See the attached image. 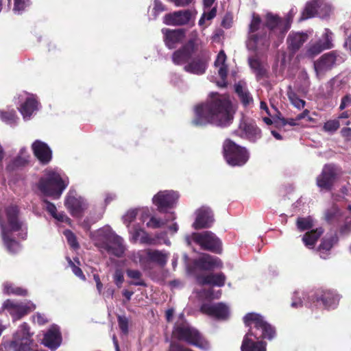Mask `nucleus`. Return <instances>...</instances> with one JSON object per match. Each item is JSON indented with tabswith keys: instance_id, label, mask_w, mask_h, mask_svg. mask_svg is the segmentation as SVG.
Masks as SVG:
<instances>
[{
	"instance_id": "19",
	"label": "nucleus",
	"mask_w": 351,
	"mask_h": 351,
	"mask_svg": "<svg viewBox=\"0 0 351 351\" xmlns=\"http://www.w3.org/2000/svg\"><path fill=\"white\" fill-rule=\"evenodd\" d=\"M313 302L322 303L325 308H335L339 300V296L331 290H319L313 295Z\"/></svg>"
},
{
	"instance_id": "34",
	"label": "nucleus",
	"mask_w": 351,
	"mask_h": 351,
	"mask_svg": "<svg viewBox=\"0 0 351 351\" xmlns=\"http://www.w3.org/2000/svg\"><path fill=\"white\" fill-rule=\"evenodd\" d=\"M133 239L135 241L139 240L142 244H153L154 239L149 234L141 228L135 229L133 233Z\"/></svg>"
},
{
	"instance_id": "60",
	"label": "nucleus",
	"mask_w": 351,
	"mask_h": 351,
	"mask_svg": "<svg viewBox=\"0 0 351 351\" xmlns=\"http://www.w3.org/2000/svg\"><path fill=\"white\" fill-rule=\"evenodd\" d=\"M351 104V98L350 95H345L342 99L341 104L339 106V109L343 110L346 106H349Z\"/></svg>"
},
{
	"instance_id": "6",
	"label": "nucleus",
	"mask_w": 351,
	"mask_h": 351,
	"mask_svg": "<svg viewBox=\"0 0 351 351\" xmlns=\"http://www.w3.org/2000/svg\"><path fill=\"white\" fill-rule=\"evenodd\" d=\"M172 336L179 341H184L201 350H206L210 348L209 342L195 328L185 320L177 322L174 324Z\"/></svg>"
},
{
	"instance_id": "30",
	"label": "nucleus",
	"mask_w": 351,
	"mask_h": 351,
	"mask_svg": "<svg viewBox=\"0 0 351 351\" xmlns=\"http://www.w3.org/2000/svg\"><path fill=\"white\" fill-rule=\"evenodd\" d=\"M248 62L251 69L255 73L257 80H260L267 76V69L258 58H250Z\"/></svg>"
},
{
	"instance_id": "55",
	"label": "nucleus",
	"mask_w": 351,
	"mask_h": 351,
	"mask_svg": "<svg viewBox=\"0 0 351 351\" xmlns=\"http://www.w3.org/2000/svg\"><path fill=\"white\" fill-rule=\"evenodd\" d=\"M43 202L46 204L45 209L53 217L54 215H56L57 212L56 206L54 204L51 203V202L48 201L46 199H43Z\"/></svg>"
},
{
	"instance_id": "7",
	"label": "nucleus",
	"mask_w": 351,
	"mask_h": 351,
	"mask_svg": "<svg viewBox=\"0 0 351 351\" xmlns=\"http://www.w3.org/2000/svg\"><path fill=\"white\" fill-rule=\"evenodd\" d=\"M293 19V12L290 10L287 16L281 18L278 14L267 12L265 16L264 28L269 30V36L277 33L278 38L282 40L289 30Z\"/></svg>"
},
{
	"instance_id": "24",
	"label": "nucleus",
	"mask_w": 351,
	"mask_h": 351,
	"mask_svg": "<svg viewBox=\"0 0 351 351\" xmlns=\"http://www.w3.org/2000/svg\"><path fill=\"white\" fill-rule=\"evenodd\" d=\"M239 129L244 133L245 138L250 142L256 143L262 137L261 130L254 121H243L239 124Z\"/></svg>"
},
{
	"instance_id": "64",
	"label": "nucleus",
	"mask_w": 351,
	"mask_h": 351,
	"mask_svg": "<svg viewBox=\"0 0 351 351\" xmlns=\"http://www.w3.org/2000/svg\"><path fill=\"white\" fill-rule=\"evenodd\" d=\"M219 75L222 80H224L227 77L228 70L226 66H221L218 71Z\"/></svg>"
},
{
	"instance_id": "12",
	"label": "nucleus",
	"mask_w": 351,
	"mask_h": 351,
	"mask_svg": "<svg viewBox=\"0 0 351 351\" xmlns=\"http://www.w3.org/2000/svg\"><path fill=\"white\" fill-rule=\"evenodd\" d=\"M339 176V169L333 164L325 165L316 178V184L321 191H330Z\"/></svg>"
},
{
	"instance_id": "2",
	"label": "nucleus",
	"mask_w": 351,
	"mask_h": 351,
	"mask_svg": "<svg viewBox=\"0 0 351 351\" xmlns=\"http://www.w3.org/2000/svg\"><path fill=\"white\" fill-rule=\"evenodd\" d=\"M245 326L250 327L249 331L244 336L241 346V351H266V342L254 341L252 337L258 340H271L276 336V329L270 324L267 322L260 314L249 313L243 318Z\"/></svg>"
},
{
	"instance_id": "21",
	"label": "nucleus",
	"mask_w": 351,
	"mask_h": 351,
	"mask_svg": "<svg viewBox=\"0 0 351 351\" xmlns=\"http://www.w3.org/2000/svg\"><path fill=\"white\" fill-rule=\"evenodd\" d=\"M200 312L218 319H225L229 315L228 306L221 302L215 304L204 303L200 306Z\"/></svg>"
},
{
	"instance_id": "4",
	"label": "nucleus",
	"mask_w": 351,
	"mask_h": 351,
	"mask_svg": "<svg viewBox=\"0 0 351 351\" xmlns=\"http://www.w3.org/2000/svg\"><path fill=\"white\" fill-rule=\"evenodd\" d=\"M68 184L69 182L61 177L57 169H46L44 176L38 182V189L43 195L57 199Z\"/></svg>"
},
{
	"instance_id": "28",
	"label": "nucleus",
	"mask_w": 351,
	"mask_h": 351,
	"mask_svg": "<svg viewBox=\"0 0 351 351\" xmlns=\"http://www.w3.org/2000/svg\"><path fill=\"white\" fill-rule=\"evenodd\" d=\"M197 280L201 285L221 287L225 285L226 277L222 272L210 273L207 275H199L197 277Z\"/></svg>"
},
{
	"instance_id": "20",
	"label": "nucleus",
	"mask_w": 351,
	"mask_h": 351,
	"mask_svg": "<svg viewBox=\"0 0 351 351\" xmlns=\"http://www.w3.org/2000/svg\"><path fill=\"white\" fill-rule=\"evenodd\" d=\"M193 264L197 269L207 271L223 267V263L219 258L208 254H203L194 261Z\"/></svg>"
},
{
	"instance_id": "53",
	"label": "nucleus",
	"mask_w": 351,
	"mask_h": 351,
	"mask_svg": "<svg viewBox=\"0 0 351 351\" xmlns=\"http://www.w3.org/2000/svg\"><path fill=\"white\" fill-rule=\"evenodd\" d=\"M8 222L12 231H19L22 227V223L19 220V217L8 219Z\"/></svg>"
},
{
	"instance_id": "48",
	"label": "nucleus",
	"mask_w": 351,
	"mask_h": 351,
	"mask_svg": "<svg viewBox=\"0 0 351 351\" xmlns=\"http://www.w3.org/2000/svg\"><path fill=\"white\" fill-rule=\"evenodd\" d=\"M7 219L19 217V209L17 206L12 205L8 206L5 210Z\"/></svg>"
},
{
	"instance_id": "43",
	"label": "nucleus",
	"mask_w": 351,
	"mask_h": 351,
	"mask_svg": "<svg viewBox=\"0 0 351 351\" xmlns=\"http://www.w3.org/2000/svg\"><path fill=\"white\" fill-rule=\"evenodd\" d=\"M288 97L291 104L298 109L303 108L305 106V101L300 99L296 93H288Z\"/></svg>"
},
{
	"instance_id": "58",
	"label": "nucleus",
	"mask_w": 351,
	"mask_h": 351,
	"mask_svg": "<svg viewBox=\"0 0 351 351\" xmlns=\"http://www.w3.org/2000/svg\"><path fill=\"white\" fill-rule=\"evenodd\" d=\"M206 20H211L217 15V8L213 7L209 12H204L202 14Z\"/></svg>"
},
{
	"instance_id": "56",
	"label": "nucleus",
	"mask_w": 351,
	"mask_h": 351,
	"mask_svg": "<svg viewBox=\"0 0 351 351\" xmlns=\"http://www.w3.org/2000/svg\"><path fill=\"white\" fill-rule=\"evenodd\" d=\"M53 217L56 219L58 221H59L60 222L70 223L71 221V219L62 212V213L56 212V215H54L53 216Z\"/></svg>"
},
{
	"instance_id": "13",
	"label": "nucleus",
	"mask_w": 351,
	"mask_h": 351,
	"mask_svg": "<svg viewBox=\"0 0 351 351\" xmlns=\"http://www.w3.org/2000/svg\"><path fill=\"white\" fill-rule=\"evenodd\" d=\"M178 199V194L173 191H161L152 198L153 204L160 213L166 212L173 208Z\"/></svg>"
},
{
	"instance_id": "42",
	"label": "nucleus",
	"mask_w": 351,
	"mask_h": 351,
	"mask_svg": "<svg viewBox=\"0 0 351 351\" xmlns=\"http://www.w3.org/2000/svg\"><path fill=\"white\" fill-rule=\"evenodd\" d=\"M0 117L2 121L8 124L15 123L17 119L16 112L14 110H1L0 111Z\"/></svg>"
},
{
	"instance_id": "47",
	"label": "nucleus",
	"mask_w": 351,
	"mask_h": 351,
	"mask_svg": "<svg viewBox=\"0 0 351 351\" xmlns=\"http://www.w3.org/2000/svg\"><path fill=\"white\" fill-rule=\"evenodd\" d=\"M117 322L121 332L124 334L128 332V319L125 316L118 315Z\"/></svg>"
},
{
	"instance_id": "11",
	"label": "nucleus",
	"mask_w": 351,
	"mask_h": 351,
	"mask_svg": "<svg viewBox=\"0 0 351 351\" xmlns=\"http://www.w3.org/2000/svg\"><path fill=\"white\" fill-rule=\"evenodd\" d=\"M330 6L324 0H310L306 2L300 21H304L315 16L324 19L330 15Z\"/></svg>"
},
{
	"instance_id": "26",
	"label": "nucleus",
	"mask_w": 351,
	"mask_h": 351,
	"mask_svg": "<svg viewBox=\"0 0 351 351\" xmlns=\"http://www.w3.org/2000/svg\"><path fill=\"white\" fill-rule=\"evenodd\" d=\"M308 38V34L304 32H291L287 38V48L291 56L299 51Z\"/></svg>"
},
{
	"instance_id": "23",
	"label": "nucleus",
	"mask_w": 351,
	"mask_h": 351,
	"mask_svg": "<svg viewBox=\"0 0 351 351\" xmlns=\"http://www.w3.org/2000/svg\"><path fill=\"white\" fill-rule=\"evenodd\" d=\"M34 156L42 165H47L52 159V151L49 145L40 141L36 140L32 145Z\"/></svg>"
},
{
	"instance_id": "1",
	"label": "nucleus",
	"mask_w": 351,
	"mask_h": 351,
	"mask_svg": "<svg viewBox=\"0 0 351 351\" xmlns=\"http://www.w3.org/2000/svg\"><path fill=\"white\" fill-rule=\"evenodd\" d=\"M234 114L232 104L228 96L211 93L209 99L195 106L192 123L195 126L210 124L225 128L232 123Z\"/></svg>"
},
{
	"instance_id": "45",
	"label": "nucleus",
	"mask_w": 351,
	"mask_h": 351,
	"mask_svg": "<svg viewBox=\"0 0 351 351\" xmlns=\"http://www.w3.org/2000/svg\"><path fill=\"white\" fill-rule=\"evenodd\" d=\"M6 293L14 294L16 295H26L27 293V290L23 289L21 287H15L12 285H5V287Z\"/></svg>"
},
{
	"instance_id": "32",
	"label": "nucleus",
	"mask_w": 351,
	"mask_h": 351,
	"mask_svg": "<svg viewBox=\"0 0 351 351\" xmlns=\"http://www.w3.org/2000/svg\"><path fill=\"white\" fill-rule=\"evenodd\" d=\"M235 93L239 97V99L244 106H247L253 101V98L247 89L244 88L241 83L236 84L234 86Z\"/></svg>"
},
{
	"instance_id": "5",
	"label": "nucleus",
	"mask_w": 351,
	"mask_h": 351,
	"mask_svg": "<svg viewBox=\"0 0 351 351\" xmlns=\"http://www.w3.org/2000/svg\"><path fill=\"white\" fill-rule=\"evenodd\" d=\"M261 19L258 14H253L248 27L247 47L256 52L267 51L270 46V39L266 29L261 28Z\"/></svg>"
},
{
	"instance_id": "37",
	"label": "nucleus",
	"mask_w": 351,
	"mask_h": 351,
	"mask_svg": "<svg viewBox=\"0 0 351 351\" xmlns=\"http://www.w3.org/2000/svg\"><path fill=\"white\" fill-rule=\"evenodd\" d=\"M32 4L31 0H14L13 12L17 14H21Z\"/></svg>"
},
{
	"instance_id": "8",
	"label": "nucleus",
	"mask_w": 351,
	"mask_h": 351,
	"mask_svg": "<svg viewBox=\"0 0 351 351\" xmlns=\"http://www.w3.org/2000/svg\"><path fill=\"white\" fill-rule=\"evenodd\" d=\"M223 154L227 163L232 167L243 166L250 158L248 150L230 138L223 142Z\"/></svg>"
},
{
	"instance_id": "25",
	"label": "nucleus",
	"mask_w": 351,
	"mask_h": 351,
	"mask_svg": "<svg viewBox=\"0 0 351 351\" xmlns=\"http://www.w3.org/2000/svg\"><path fill=\"white\" fill-rule=\"evenodd\" d=\"M42 343L51 351H55L62 343L60 329L56 326L50 328L45 334Z\"/></svg>"
},
{
	"instance_id": "14",
	"label": "nucleus",
	"mask_w": 351,
	"mask_h": 351,
	"mask_svg": "<svg viewBox=\"0 0 351 351\" xmlns=\"http://www.w3.org/2000/svg\"><path fill=\"white\" fill-rule=\"evenodd\" d=\"M337 57L336 51H332L323 54L314 62V69L317 77L324 75L332 69L335 64Z\"/></svg>"
},
{
	"instance_id": "63",
	"label": "nucleus",
	"mask_w": 351,
	"mask_h": 351,
	"mask_svg": "<svg viewBox=\"0 0 351 351\" xmlns=\"http://www.w3.org/2000/svg\"><path fill=\"white\" fill-rule=\"evenodd\" d=\"M341 134L343 137L349 140L351 136V128L348 127H343L341 130Z\"/></svg>"
},
{
	"instance_id": "10",
	"label": "nucleus",
	"mask_w": 351,
	"mask_h": 351,
	"mask_svg": "<svg viewBox=\"0 0 351 351\" xmlns=\"http://www.w3.org/2000/svg\"><path fill=\"white\" fill-rule=\"evenodd\" d=\"M192 240L204 250L221 254L223 251L221 241L211 231L193 232Z\"/></svg>"
},
{
	"instance_id": "39",
	"label": "nucleus",
	"mask_w": 351,
	"mask_h": 351,
	"mask_svg": "<svg viewBox=\"0 0 351 351\" xmlns=\"http://www.w3.org/2000/svg\"><path fill=\"white\" fill-rule=\"evenodd\" d=\"M324 50L325 49L322 47V43L318 40L307 47L305 55L306 57L312 58L319 54Z\"/></svg>"
},
{
	"instance_id": "35",
	"label": "nucleus",
	"mask_w": 351,
	"mask_h": 351,
	"mask_svg": "<svg viewBox=\"0 0 351 351\" xmlns=\"http://www.w3.org/2000/svg\"><path fill=\"white\" fill-rule=\"evenodd\" d=\"M2 239L8 251L12 254H15L19 249V243L15 239L11 238L6 233H3Z\"/></svg>"
},
{
	"instance_id": "49",
	"label": "nucleus",
	"mask_w": 351,
	"mask_h": 351,
	"mask_svg": "<svg viewBox=\"0 0 351 351\" xmlns=\"http://www.w3.org/2000/svg\"><path fill=\"white\" fill-rule=\"evenodd\" d=\"M167 9L166 6L162 3L160 0H154L153 13L155 17H156L161 12L166 11Z\"/></svg>"
},
{
	"instance_id": "38",
	"label": "nucleus",
	"mask_w": 351,
	"mask_h": 351,
	"mask_svg": "<svg viewBox=\"0 0 351 351\" xmlns=\"http://www.w3.org/2000/svg\"><path fill=\"white\" fill-rule=\"evenodd\" d=\"M32 311L27 305L18 304L14 311L11 313L14 319H20Z\"/></svg>"
},
{
	"instance_id": "46",
	"label": "nucleus",
	"mask_w": 351,
	"mask_h": 351,
	"mask_svg": "<svg viewBox=\"0 0 351 351\" xmlns=\"http://www.w3.org/2000/svg\"><path fill=\"white\" fill-rule=\"evenodd\" d=\"M64 235L67 239L68 243L71 245V247H72L73 248L79 247V244L77 241L76 237L71 230H66L64 232Z\"/></svg>"
},
{
	"instance_id": "52",
	"label": "nucleus",
	"mask_w": 351,
	"mask_h": 351,
	"mask_svg": "<svg viewBox=\"0 0 351 351\" xmlns=\"http://www.w3.org/2000/svg\"><path fill=\"white\" fill-rule=\"evenodd\" d=\"M69 263L72 269L73 273L82 280H86V276L82 270L78 266L75 265L71 260H69Z\"/></svg>"
},
{
	"instance_id": "61",
	"label": "nucleus",
	"mask_w": 351,
	"mask_h": 351,
	"mask_svg": "<svg viewBox=\"0 0 351 351\" xmlns=\"http://www.w3.org/2000/svg\"><path fill=\"white\" fill-rule=\"evenodd\" d=\"M280 122L283 125H290L291 126H295L297 125V123L296 121L298 120L294 119H286V118H280Z\"/></svg>"
},
{
	"instance_id": "51",
	"label": "nucleus",
	"mask_w": 351,
	"mask_h": 351,
	"mask_svg": "<svg viewBox=\"0 0 351 351\" xmlns=\"http://www.w3.org/2000/svg\"><path fill=\"white\" fill-rule=\"evenodd\" d=\"M113 279L115 285L120 288L124 282V276L123 271L121 269H116L113 276Z\"/></svg>"
},
{
	"instance_id": "3",
	"label": "nucleus",
	"mask_w": 351,
	"mask_h": 351,
	"mask_svg": "<svg viewBox=\"0 0 351 351\" xmlns=\"http://www.w3.org/2000/svg\"><path fill=\"white\" fill-rule=\"evenodd\" d=\"M199 45L200 40L197 36L195 34L191 36L187 42L173 53L171 56L173 62L177 65L188 62L184 67L185 71L195 75L204 74L207 68V60L203 54L189 62L193 56L198 51Z\"/></svg>"
},
{
	"instance_id": "9",
	"label": "nucleus",
	"mask_w": 351,
	"mask_h": 351,
	"mask_svg": "<svg viewBox=\"0 0 351 351\" xmlns=\"http://www.w3.org/2000/svg\"><path fill=\"white\" fill-rule=\"evenodd\" d=\"M29 329L26 322L23 323L14 334L12 340L8 343V348L12 351L32 350L34 341Z\"/></svg>"
},
{
	"instance_id": "27",
	"label": "nucleus",
	"mask_w": 351,
	"mask_h": 351,
	"mask_svg": "<svg viewBox=\"0 0 351 351\" xmlns=\"http://www.w3.org/2000/svg\"><path fill=\"white\" fill-rule=\"evenodd\" d=\"M146 256L143 254H140L139 263L142 267H145L147 261L156 263L158 265L163 266L167 263V256L162 252L158 250L147 249L145 251Z\"/></svg>"
},
{
	"instance_id": "29",
	"label": "nucleus",
	"mask_w": 351,
	"mask_h": 351,
	"mask_svg": "<svg viewBox=\"0 0 351 351\" xmlns=\"http://www.w3.org/2000/svg\"><path fill=\"white\" fill-rule=\"evenodd\" d=\"M324 233L322 228H318L306 232L302 237V241L306 247L313 249L317 240Z\"/></svg>"
},
{
	"instance_id": "57",
	"label": "nucleus",
	"mask_w": 351,
	"mask_h": 351,
	"mask_svg": "<svg viewBox=\"0 0 351 351\" xmlns=\"http://www.w3.org/2000/svg\"><path fill=\"white\" fill-rule=\"evenodd\" d=\"M168 351H193L178 343H171Z\"/></svg>"
},
{
	"instance_id": "50",
	"label": "nucleus",
	"mask_w": 351,
	"mask_h": 351,
	"mask_svg": "<svg viewBox=\"0 0 351 351\" xmlns=\"http://www.w3.org/2000/svg\"><path fill=\"white\" fill-rule=\"evenodd\" d=\"M339 128L337 119L329 120L324 125V130L326 132H333Z\"/></svg>"
},
{
	"instance_id": "18",
	"label": "nucleus",
	"mask_w": 351,
	"mask_h": 351,
	"mask_svg": "<svg viewBox=\"0 0 351 351\" xmlns=\"http://www.w3.org/2000/svg\"><path fill=\"white\" fill-rule=\"evenodd\" d=\"M193 17L190 10H179L165 15L163 22L167 25L180 26L188 24Z\"/></svg>"
},
{
	"instance_id": "36",
	"label": "nucleus",
	"mask_w": 351,
	"mask_h": 351,
	"mask_svg": "<svg viewBox=\"0 0 351 351\" xmlns=\"http://www.w3.org/2000/svg\"><path fill=\"white\" fill-rule=\"evenodd\" d=\"M127 276L132 279L136 280V281H132L130 282V285L135 286H143L146 287V283L143 280L141 279L142 274L140 271L136 269H127Z\"/></svg>"
},
{
	"instance_id": "31",
	"label": "nucleus",
	"mask_w": 351,
	"mask_h": 351,
	"mask_svg": "<svg viewBox=\"0 0 351 351\" xmlns=\"http://www.w3.org/2000/svg\"><path fill=\"white\" fill-rule=\"evenodd\" d=\"M38 101L32 97H28L21 106L19 110L24 118H29L37 109Z\"/></svg>"
},
{
	"instance_id": "44",
	"label": "nucleus",
	"mask_w": 351,
	"mask_h": 351,
	"mask_svg": "<svg viewBox=\"0 0 351 351\" xmlns=\"http://www.w3.org/2000/svg\"><path fill=\"white\" fill-rule=\"evenodd\" d=\"M27 163V160L21 156H17L12 161L10 165H8L7 169L9 170H14L15 168L25 166Z\"/></svg>"
},
{
	"instance_id": "62",
	"label": "nucleus",
	"mask_w": 351,
	"mask_h": 351,
	"mask_svg": "<svg viewBox=\"0 0 351 351\" xmlns=\"http://www.w3.org/2000/svg\"><path fill=\"white\" fill-rule=\"evenodd\" d=\"M35 319H36V322L39 324V325H44L46 323L48 322V320L45 317V315L40 314V313H37L35 316Z\"/></svg>"
},
{
	"instance_id": "54",
	"label": "nucleus",
	"mask_w": 351,
	"mask_h": 351,
	"mask_svg": "<svg viewBox=\"0 0 351 351\" xmlns=\"http://www.w3.org/2000/svg\"><path fill=\"white\" fill-rule=\"evenodd\" d=\"M226 55L224 52L223 50H221L217 56V59L215 62V65L216 66H219V65H221V66H226L225 65V62H226Z\"/></svg>"
},
{
	"instance_id": "40",
	"label": "nucleus",
	"mask_w": 351,
	"mask_h": 351,
	"mask_svg": "<svg viewBox=\"0 0 351 351\" xmlns=\"http://www.w3.org/2000/svg\"><path fill=\"white\" fill-rule=\"evenodd\" d=\"M296 225L300 231H304L312 228L313 222L311 217H298L296 221Z\"/></svg>"
},
{
	"instance_id": "22",
	"label": "nucleus",
	"mask_w": 351,
	"mask_h": 351,
	"mask_svg": "<svg viewBox=\"0 0 351 351\" xmlns=\"http://www.w3.org/2000/svg\"><path fill=\"white\" fill-rule=\"evenodd\" d=\"M64 205L70 214L75 217H81L86 209V204L81 197L69 195L66 196Z\"/></svg>"
},
{
	"instance_id": "59",
	"label": "nucleus",
	"mask_w": 351,
	"mask_h": 351,
	"mask_svg": "<svg viewBox=\"0 0 351 351\" xmlns=\"http://www.w3.org/2000/svg\"><path fill=\"white\" fill-rule=\"evenodd\" d=\"M147 227L152 228H158L160 227V222L154 217H152L149 221L147 223Z\"/></svg>"
},
{
	"instance_id": "15",
	"label": "nucleus",
	"mask_w": 351,
	"mask_h": 351,
	"mask_svg": "<svg viewBox=\"0 0 351 351\" xmlns=\"http://www.w3.org/2000/svg\"><path fill=\"white\" fill-rule=\"evenodd\" d=\"M101 248L106 251L108 254L117 257H121L125 251L122 244V239L116 234H109L106 240L101 244Z\"/></svg>"
},
{
	"instance_id": "17",
	"label": "nucleus",
	"mask_w": 351,
	"mask_h": 351,
	"mask_svg": "<svg viewBox=\"0 0 351 351\" xmlns=\"http://www.w3.org/2000/svg\"><path fill=\"white\" fill-rule=\"evenodd\" d=\"M164 34L163 40L167 48L173 49L179 44L182 43L186 37V29L180 28L176 29H162Z\"/></svg>"
},
{
	"instance_id": "33",
	"label": "nucleus",
	"mask_w": 351,
	"mask_h": 351,
	"mask_svg": "<svg viewBox=\"0 0 351 351\" xmlns=\"http://www.w3.org/2000/svg\"><path fill=\"white\" fill-rule=\"evenodd\" d=\"M332 247L333 239L332 237L323 238L319 245L317 248V251L322 258L326 259L328 257Z\"/></svg>"
},
{
	"instance_id": "16",
	"label": "nucleus",
	"mask_w": 351,
	"mask_h": 351,
	"mask_svg": "<svg viewBox=\"0 0 351 351\" xmlns=\"http://www.w3.org/2000/svg\"><path fill=\"white\" fill-rule=\"evenodd\" d=\"M214 215L210 208L202 206L196 211V218L193 223L195 230L210 228L214 222Z\"/></svg>"
},
{
	"instance_id": "41",
	"label": "nucleus",
	"mask_w": 351,
	"mask_h": 351,
	"mask_svg": "<svg viewBox=\"0 0 351 351\" xmlns=\"http://www.w3.org/2000/svg\"><path fill=\"white\" fill-rule=\"evenodd\" d=\"M332 36V32L330 29H326L322 38L319 40V42L322 43L325 50L331 49L333 47Z\"/></svg>"
}]
</instances>
